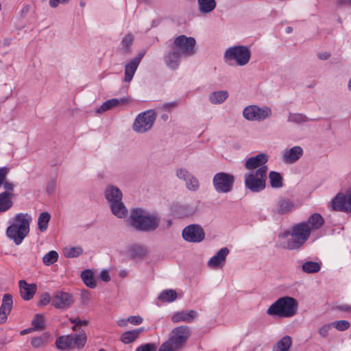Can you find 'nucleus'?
<instances>
[{"mask_svg":"<svg viewBox=\"0 0 351 351\" xmlns=\"http://www.w3.org/2000/svg\"><path fill=\"white\" fill-rule=\"evenodd\" d=\"M197 312L194 310L181 311L172 315L171 321L173 323H178L180 322L191 323L193 319L197 318Z\"/></svg>","mask_w":351,"mask_h":351,"instance_id":"18","label":"nucleus"},{"mask_svg":"<svg viewBox=\"0 0 351 351\" xmlns=\"http://www.w3.org/2000/svg\"><path fill=\"white\" fill-rule=\"evenodd\" d=\"M114 99L117 100V103H116V106H122V105H125L126 104L128 103L129 101V99L127 97H122V98H114Z\"/></svg>","mask_w":351,"mask_h":351,"instance_id":"60","label":"nucleus"},{"mask_svg":"<svg viewBox=\"0 0 351 351\" xmlns=\"http://www.w3.org/2000/svg\"><path fill=\"white\" fill-rule=\"evenodd\" d=\"M156 348L154 343H148L137 347L136 351H156Z\"/></svg>","mask_w":351,"mask_h":351,"instance_id":"49","label":"nucleus"},{"mask_svg":"<svg viewBox=\"0 0 351 351\" xmlns=\"http://www.w3.org/2000/svg\"><path fill=\"white\" fill-rule=\"evenodd\" d=\"M144 331V328L141 327L132 330L124 332L121 336V341L125 344H129L135 341L140 334Z\"/></svg>","mask_w":351,"mask_h":351,"instance_id":"25","label":"nucleus"},{"mask_svg":"<svg viewBox=\"0 0 351 351\" xmlns=\"http://www.w3.org/2000/svg\"><path fill=\"white\" fill-rule=\"evenodd\" d=\"M117 100L114 99V98L108 99L104 103H103V104L99 108L97 109L96 112L97 113H101L105 111H107L111 109L112 108L117 106Z\"/></svg>","mask_w":351,"mask_h":351,"instance_id":"43","label":"nucleus"},{"mask_svg":"<svg viewBox=\"0 0 351 351\" xmlns=\"http://www.w3.org/2000/svg\"><path fill=\"white\" fill-rule=\"evenodd\" d=\"M177 105H178V104L176 101H171V102H167V103L164 104L162 108L165 110L171 111L172 109L176 108L177 106Z\"/></svg>","mask_w":351,"mask_h":351,"instance_id":"56","label":"nucleus"},{"mask_svg":"<svg viewBox=\"0 0 351 351\" xmlns=\"http://www.w3.org/2000/svg\"><path fill=\"white\" fill-rule=\"evenodd\" d=\"M56 181L55 180H51L48 184H47V192L49 193V194H52L54 193L55 191V189H56Z\"/></svg>","mask_w":351,"mask_h":351,"instance_id":"55","label":"nucleus"},{"mask_svg":"<svg viewBox=\"0 0 351 351\" xmlns=\"http://www.w3.org/2000/svg\"><path fill=\"white\" fill-rule=\"evenodd\" d=\"M320 269L319 263L315 261H306L302 265V271L306 274L317 273Z\"/></svg>","mask_w":351,"mask_h":351,"instance_id":"35","label":"nucleus"},{"mask_svg":"<svg viewBox=\"0 0 351 351\" xmlns=\"http://www.w3.org/2000/svg\"><path fill=\"white\" fill-rule=\"evenodd\" d=\"M176 176L179 179L184 180L185 182L192 176L186 169H179L176 171Z\"/></svg>","mask_w":351,"mask_h":351,"instance_id":"48","label":"nucleus"},{"mask_svg":"<svg viewBox=\"0 0 351 351\" xmlns=\"http://www.w3.org/2000/svg\"><path fill=\"white\" fill-rule=\"evenodd\" d=\"M3 188L5 190V192L12 193L14 190V184L8 181H5L3 184Z\"/></svg>","mask_w":351,"mask_h":351,"instance_id":"58","label":"nucleus"},{"mask_svg":"<svg viewBox=\"0 0 351 351\" xmlns=\"http://www.w3.org/2000/svg\"><path fill=\"white\" fill-rule=\"evenodd\" d=\"M177 293L173 289L165 290L158 295V300L163 302H172L177 298Z\"/></svg>","mask_w":351,"mask_h":351,"instance_id":"36","label":"nucleus"},{"mask_svg":"<svg viewBox=\"0 0 351 351\" xmlns=\"http://www.w3.org/2000/svg\"><path fill=\"white\" fill-rule=\"evenodd\" d=\"M19 286L21 298L23 300H29L34 297L36 291L35 284H27L25 280H21L19 282Z\"/></svg>","mask_w":351,"mask_h":351,"instance_id":"19","label":"nucleus"},{"mask_svg":"<svg viewBox=\"0 0 351 351\" xmlns=\"http://www.w3.org/2000/svg\"><path fill=\"white\" fill-rule=\"evenodd\" d=\"M295 204L289 198L282 197L276 202V208L273 212L280 215H287L293 210Z\"/></svg>","mask_w":351,"mask_h":351,"instance_id":"16","label":"nucleus"},{"mask_svg":"<svg viewBox=\"0 0 351 351\" xmlns=\"http://www.w3.org/2000/svg\"><path fill=\"white\" fill-rule=\"evenodd\" d=\"M257 106H250L244 108L243 117L249 121H255Z\"/></svg>","mask_w":351,"mask_h":351,"instance_id":"41","label":"nucleus"},{"mask_svg":"<svg viewBox=\"0 0 351 351\" xmlns=\"http://www.w3.org/2000/svg\"><path fill=\"white\" fill-rule=\"evenodd\" d=\"M348 90L351 92V78L348 81Z\"/></svg>","mask_w":351,"mask_h":351,"instance_id":"64","label":"nucleus"},{"mask_svg":"<svg viewBox=\"0 0 351 351\" xmlns=\"http://www.w3.org/2000/svg\"><path fill=\"white\" fill-rule=\"evenodd\" d=\"M332 326L335 328L339 331H344L347 330L350 324L347 320H338L331 322Z\"/></svg>","mask_w":351,"mask_h":351,"instance_id":"45","label":"nucleus"},{"mask_svg":"<svg viewBox=\"0 0 351 351\" xmlns=\"http://www.w3.org/2000/svg\"><path fill=\"white\" fill-rule=\"evenodd\" d=\"M81 278L84 283L89 288L94 289L97 286L94 274L90 269H86L81 274Z\"/></svg>","mask_w":351,"mask_h":351,"instance_id":"32","label":"nucleus"},{"mask_svg":"<svg viewBox=\"0 0 351 351\" xmlns=\"http://www.w3.org/2000/svg\"><path fill=\"white\" fill-rule=\"evenodd\" d=\"M104 193L105 197L108 202L109 205L111 204L112 203L122 199V192L118 187L115 186H108L105 189Z\"/></svg>","mask_w":351,"mask_h":351,"instance_id":"21","label":"nucleus"},{"mask_svg":"<svg viewBox=\"0 0 351 351\" xmlns=\"http://www.w3.org/2000/svg\"><path fill=\"white\" fill-rule=\"evenodd\" d=\"M331 323L324 324L318 330L319 335L322 337H326L328 335L330 329L332 328Z\"/></svg>","mask_w":351,"mask_h":351,"instance_id":"51","label":"nucleus"},{"mask_svg":"<svg viewBox=\"0 0 351 351\" xmlns=\"http://www.w3.org/2000/svg\"><path fill=\"white\" fill-rule=\"evenodd\" d=\"M49 333H44L43 337H37L32 338L31 343L34 347H39L45 341H47V338H49Z\"/></svg>","mask_w":351,"mask_h":351,"instance_id":"47","label":"nucleus"},{"mask_svg":"<svg viewBox=\"0 0 351 351\" xmlns=\"http://www.w3.org/2000/svg\"><path fill=\"white\" fill-rule=\"evenodd\" d=\"M324 219L319 213H314L311 215L307 221H304L309 226L310 230L313 232L319 229L324 223Z\"/></svg>","mask_w":351,"mask_h":351,"instance_id":"27","label":"nucleus"},{"mask_svg":"<svg viewBox=\"0 0 351 351\" xmlns=\"http://www.w3.org/2000/svg\"><path fill=\"white\" fill-rule=\"evenodd\" d=\"M292 344L291 337L286 335L283 337L276 344L275 351H290L289 349Z\"/></svg>","mask_w":351,"mask_h":351,"instance_id":"33","label":"nucleus"},{"mask_svg":"<svg viewBox=\"0 0 351 351\" xmlns=\"http://www.w3.org/2000/svg\"><path fill=\"white\" fill-rule=\"evenodd\" d=\"M269 160V156L265 153H261L256 156L248 158L245 163L244 167L245 169L250 171H255L263 167H267L266 163Z\"/></svg>","mask_w":351,"mask_h":351,"instance_id":"15","label":"nucleus"},{"mask_svg":"<svg viewBox=\"0 0 351 351\" xmlns=\"http://www.w3.org/2000/svg\"><path fill=\"white\" fill-rule=\"evenodd\" d=\"M156 114L149 110L139 114L133 123V130L138 133H145L149 130L155 122Z\"/></svg>","mask_w":351,"mask_h":351,"instance_id":"10","label":"nucleus"},{"mask_svg":"<svg viewBox=\"0 0 351 351\" xmlns=\"http://www.w3.org/2000/svg\"><path fill=\"white\" fill-rule=\"evenodd\" d=\"M234 176L225 172L216 173L213 179L215 190L219 193H227L232 190Z\"/></svg>","mask_w":351,"mask_h":351,"instance_id":"11","label":"nucleus"},{"mask_svg":"<svg viewBox=\"0 0 351 351\" xmlns=\"http://www.w3.org/2000/svg\"><path fill=\"white\" fill-rule=\"evenodd\" d=\"M190 335L189 326H178L171 330L169 339L161 345L158 351H176L182 347Z\"/></svg>","mask_w":351,"mask_h":351,"instance_id":"5","label":"nucleus"},{"mask_svg":"<svg viewBox=\"0 0 351 351\" xmlns=\"http://www.w3.org/2000/svg\"><path fill=\"white\" fill-rule=\"evenodd\" d=\"M69 0H49V5L51 8H56L60 3H66Z\"/></svg>","mask_w":351,"mask_h":351,"instance_id":"59","label":"nucleus"},{"mask_svg":"<svg viewBox=\"0 0 351 351\" xmlns=\"http://www.w3.org/2000/svg\"><path fill=\"white\" fill-rule=\"evenodd\" d=\"M12 306V296L9 293L3 295L2 303L0 306V324H3L6 322L8 315L11 312Z\"/></svg>","mask_w":351,"mask_h":351,"instance_id":"17","label":"nucleus"},{"mask_svg":"<svg viewBox=\"0 0 351 351\" xmlns=\"http://www.w3.org/2000/svg\"><path fill=\"white\" fill-rule=\"evenodd\" d=\"M195 39L193 37H187L180 35L176 37L173 42L169 41L167 46L169 50L164 56L167 66L171 69H178L180 58L189 57L195 54Z\"/></svg>","mask_w":351,"mask_h":351,"instance_id":"1","label":"nucleus"},{"mask_svg":"<svg viewBox=\"0 0 351 351\" xmlns=\"http://www.w3.org/2000/svg\"><path fill=\"white\" fill-rule=\"evenodd\" d=\"M141 62V57H136L133 58L132 60H130L125 67V78L124 81L126 82H130L137 68Z\"/></svg>","mask_w":351,"mask_h":351,"instance_id":"23","label":"nucleus"},{"mask_svg":"<svg viewBox=\"0 0 351 351\" xmlns=\"http://www.w3.org/2000/svg\"><path fill=\"white\" fill-rule=\"evenodd\" d=\"M147 252L146 248L141 245H132L127 250V254L130 258H143Z\"/></svg>","mask_w":351,"mask_h":351,"instance_id":"28","label":"nucleus"},{"mask_svg":"<svg viewBox=\"0 0 351 351\" xmlns=\"http://www.w3.org/2000/svg\"><path fill=\"white\" fill-rule=\"evenodd\" d=\"M331 206L336 211L351 213V189L346 194L339 193L332 199Z\"/></svg>","mask_w":351,"mask_h":351,"instance_id":"13","label":"nucleus"},{"mask_svg":"<svg viewBox=\"0 0 351 351\" xmlns=\"http://www.w3.org/2000/svg\"><path fill=\"white\" fill-rule=\"evenodd\" d=\"M186 188L193 191L198 190L199 182L198 180L193 175L186 181Z\"/></svg>","mask_w":351,"mask_h":351,"instance_id":"44","label":"nucleus"},{"mask_svg":"<svg viewBox=\"0 0 351 351\" xmlns=\"http://www.w3.org/2000/svg\"><path fill=\"white\" fill-rule=\"evenodd\" d=\"M311 232L309 226L304 221L294 225L291 237L287 239L285 247L289 250L300 248L309 238Z\"/></svg>","mask_w":351,"mask_h":351,"instance_id":"7","label":"nucleus"},{"mask_svg":"<svg viewBox=\"0 0 351 351\" xmlns=\"http://www.w3.org/2000/svg\"><path fill=\"white\" fill-rule=\"evenodd\" d=\"M12 195V193L10 192L0 193V213L5 212L12 206L13 202L11 199Z\"/></svg>","mask_w":351,"mask_h":351,"instance_id":"30","label":"nucleus"},{"mask_svg":"<svg viewBox=\"0 0 351 351\" xmlns=\"http://www.w3.org/2000/svg\"><path fill=\"white\" fill-rule=\"evenodd\" d=\"M271 111L268 107L259 108L257 106L255 121H263L271 116Z\"/></svg>","mask_w":351,"mask_h":351,"instance_id":"40","label":"nucleus"},{"mask_svg":"<svg viewBox=\"0 0 351 351\" xmlns=\"http://www.w3.org/2000/svg\"><path fill=\"white\" fill-rule=\"evenodd\" d=\"M69 321L72 324H75V326H87L88 324V321H87V320H81L78 317L70 318Z\"/></svg>","mask_w":351,"mask_h":351,"instance_id":"52","label":"nucleus"},{"mask_svg":"<svg viewBox=\"0 0 351 351\" xmlns=\"http://www.w3.org/2000/svg\"><path fill=\"white\" fill-rule=\"evenodd\" d=\"M32 217L27 213H18L10 219V226L6 230V236L16 245H20L29 232Z\"/></svg>","mask_w":351,"mask_h":351,"instance_id":"3","label":"nucleus"},{"mask_svg":"<svg viewBox=\"0 0 351 351\" xmlns=\"http://www.w3.org/2000/svg\"><path fill=\"white\" fill-rule=\"evenodd\" d=\"M52 298H51L50 295L48 293H45L42 294L40 297V300L38 302V306H43L49 303Z\"/></svg>","mask_w":351,"mask_h":351,"instance_id":"50","label":"nucleus"},{"mask_svg":"<svg viewBox=\"0 0 351 351\" xmlns=\"http://www.w3.org/2000/svg\"><path fill=\"white\" fill-rule=\"evenodd\" d=\"M338 308L339 309L346 312L351 310V307L348 305H341Z\"/></svg>","mask_w":351,"mask_h":351,"instance_id":"63","label":"nucleus"},{"mask_svg":"<svg viewBox=\"0 0 351 351\" xmlns=\"http://www.w3.org/2000/svg\"><path fill=\"white\" fill-rule=\"evenodd\" d=\"M302 154V148L300 146H294L284 153L283 159L287 163H294L301 158Z\"/></svg>","mask_w":351,"mask_h":351,"instance_id":"22","label":"nucleus"},{"mask_svg":"<svg viewBox=\"0 0 351 351\" xmlns=\"http://www.w3.org/2000/svg\"><path fill=\"white\" fill-rule=\"evenodd\" d=\"M100 278L104 282H109L110 280V276L109 272L107 270H103L100 273Z\"/></svg>","mask_w":351,"mask_h":351,"instance_id":"57","label":"nucleus"},{"mask_svg":"<svg viewBox=\"0 0 351 351\" xmlns=\"http://www.w3.org/2000/svg\"><path fill=\"white\" fill-rule=\"evenodd\" d=\"M230 251L227 247L220 249L215 256H213L208 262V266L210 267H217L222 262H224Z\"/></svg>","mask_w":351,"mask_h":351,"instance_id":"24","label":"nucleus"},{"mask_svg":"<svg viewBox=\"0 0 351 351\" xmlns=\"http://www.w3.org/2000/svg\"><path fill=\"white\" fill-rule=\"evenodd\" d=\"M267 167H263L244 175L245 187L253 193H258L266 187Z\"/></svg>","mask_w":351,"mask_h":351,"instance_id":"6","label":"nucleus"},{"mask_svg":"<svg viewBox=\"0 0 351 351\" xmlns=\"http://www.w3.org/2000/svg\"><path fill=\"white\" fill-rule=\"evenodd\" d=\"M251 57V51L247 46L237 45L230 47L226 49L224 53V59L226 60H235L239 66L247 64Z\"/></svg>","mask_w":351,"mask_h":351,"instance_id":"9","label":"nucleus"},{"mask_svg":"<svg viewBox=\"0 0 351 351\" xmlns=\"http://www.w3.org/2000/svg\"><path fill=\"white\" fill-rule=\"evenodd\" d=\"M87 337L84 332L80 334L62 335L56 339V346L60 350H80L86 344Z\"/></svg>","mask_w":351,"mask_h":351,"instance_id":"8","label":"nucleus"},{"mask_svg":"<svg viewBox=\"0 0 351 351\" xmlns=\"http://www.w3.org/2000/svg\"><path fill=\"white\" fill-rule=\"evenodd\" d=\"M50 217V214L47 212H43L40 215L38 219V226L40 231L44 232L47 230Z\"/></svg>","mask_w":351,"mask_h":351,"instance_id":"37","label":"nucleus"},{"mask_svg":"<svg viewBox=\"0 0 351 351\" xmlns=\"http://www.w3.org/2000/svg\"><path fill=\"white\" fill-rule=\"evenodd\" d=\"M58 259V254L57 252L54 250H51L49 252L47 253L43 257V262L45 265H51L56 263Z\"/></svg>","mask_w":351,"mask_h":351,"instance_id":"39","label":"nucleus"},{"mask_svg":"<svg viewBox=\"0 0 351 351\" xmlns=\"http://www.w3.org/2000/svg\"><path fill=\"white\" fill-rule=\"evenodd\" d=\"M83 253V250L81 247H73L66 250L64 255L66 258L77 257Z\"/></svg>","mask_w":351,"mask_h":351,"instance_id":"46","label":"nucleus"},{"mask_svg":"<svg viewBox=\"0 0 351 351\" xmlns=\"http://www.w3.org/2000/svg\"><path fill=\"white\" fill-rule=\"evenodd\" d=\"M298 302L292 297L284 296L274 302L267 310L269 315L279 317H291L298 311Z\"/></svg>","mask_w":351,"mask_h":351,"instance_id":"4","label":"nucleus"},{"mask_svg":"<svg viewBox=\"0 0 351 351\" xmlns=\"http://www.w3.org/2000/svg\"><path fill=\"white\" fill-rule=\"evenodd\" d=\"M197 3L198 10L203 14L211 12L217 5L216 0H197Z\"/></svg>","mask_w":351,"mask_h":351,"instance_id":"29","label":"nucleus"},{"mask_svg":"<svg viewBox=\"0 0 351 351\" xmlns=\"http://www.w3.org/2000/svg\"><path fill=\"white\" fill-rule=\"evenodd\" d=\"M171 210L176 217L182 218L192 215L195 208L191 205L176 204L172 207Z\"/></svg>","mask_w":351,"mask_h":351,"instance_id":"20","label":"nucleus"},{"mask_svg":"<svg viewBox=\"0 0 351 351\" xmlns=\"http://www.w3.org/2000/svg\"><path fill=\"white\" fill-rule=\"evenodd\" d=\"M32 324L34 328L38 330H43L45 328V319L44 316L41 314L35 315Z\"/></svg>","mask_w":351,"mask_h":351,"instance_id":"42","label":"nucleus"},{"mask_svg":"<svg viewBox=\"0 0 351 351\" xmlns=\"http://www.w3.org/2000/svg\"><path fill=\"white\" fill-rule=\"evenodd\" d=\"M133 41V37L130 34L126 35L122 40L123 47H125V50L128 51V47L132 44Z\"/></svg>","mask_w":351,"mask_h":351,"instance_id":"53","label":"nucleus"},{"mask_svg":"<svg viewBox=\"0 0 351 351\" xmlns=\"http://www.w3.org/2000/svg\"><path fill=\"white\" fill-rule=\"evenodd\" d=\"M128 321L134 325H140L143 322V318L141 316H130Z\"/></svg>","mask_w":351,"mask_h":351,"instance_id":"54","label":"nucleus"},{"mask_svg":"<svg viewBox=\"0 0 351 351\" xmlns=\"http://www.w3.org/2000/svg\"><path fill=\"white\" fill-rule=\"evenodd\" d=\"M128 322H129L128 319H121L117 322V324L119 326L123 327L127 325Z\"/></svg>","mask_w":351,"mask_h":351,"instance_id":"62","label":"nucleus"},{"mask_svg":"<svg viewBox=\"0 0 351 351\" xmlns=\"http://www.w3.org/2000/svg\"><path fill=\"white\" fill-rule=\"evenodd\" d=\"M330 53L329 52H323L318 54V58L320 60H327L330 58Z\"/></svg>","mask_w":351,"mask_h":351,"instance_id":"61","label":"nucleus"},{"mask_svg":"<svg viewBox=\"0 0 351 351\" xmlns=\"http://www.w3.org/2000/svg\"><path fill=\"white\" fill-rule=\"evenodd\" d=\"M309 121V119L302 113H290L287 121L295 123H302Z\"/></svg>","mask_w":351,"mask_h":351,"instance_id":"38","label":"nucleus"},{"mask_svg":"<svg viewBox=\"0 0 351 351\" xmlns=\"http://www.w3.org/2000/svg\"><path fill=\"white\" fill-rule=\"evenodd\" d=\"M228 93L226 90L215 91L210 94L209 101L213 104L223 103L228 97Z\"/></svg>","mask_w":351,"mask_h":351,"instance_id":"31","label":"nucleus"},{"mask_svg":"<svg viewBox=\"0 0 351 351\" xmlns=\"http://www.w3.org/2000/svg\"><path fill=\"white\" fill-rule=\"evenodd\" d=\"M184 241L190 243H199L205 238L202 227L198 224H191L184 228L182 232Z\"/></svg>","mask_w":351,"mask_h":351,"instance_id":"12","label":"nucleus"},{"mask_svg":"<svg viewBox=\"0 0 351 351\" xmlns=\"http://www.w3.org/2000/svg\"><path fill=\"white\" fill-rule=\"evenodd\" d=\"M73 296L66 292L56 291L52 297L51 304L56 308L66 309L73 303Z\"/></svg>","mask_w":351,"mask_h":351,"instance_id":"14","label":"nucleus"},{"mask_svg":"<svg viewBox=\"0 0 351 351\" xmlns=\"http://www.w3.org/2000/svg\"><path fill=\"white\" fill-rule=\"evenodd\" d=\"M127 222L133 229L149 232L155 231L160 226V217L156 213H150L141 208L131 210Z\"/></svg>","mask_w":351,"mask_h":351,"instance_id":"2","label":"nucleus"},{"mask_svg":"<svg viewBox=\"0 0 351 351\" xmlns=\"http://www.w3.org/2000/svg\"><path fill=\"white\" fill-rule=\"evenodd\" d=\"M269 183L272 188H280L282 186V178L280 173L276 171H270L269 173Z\"/></svg>","mask_w":351,"mask_h":351,"instance_id":"34","label":"nucleus"},{"mask_svg":"<svg viewBox=\"0 0 351 351\" xmlns=\"http://www.w3.org/2000/svg\"><path fill=\"white\" fill-rule=\"evenodd\" d=\"M112 214L117 218L123 219L128 215V209L122 202V199L110 204Z\"/></svg>","mask_w":351,"mask_h":351,"instance_id":"26","label":"nucleus"}]
</instances>
